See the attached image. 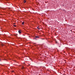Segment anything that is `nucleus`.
<instances>
[{"label":"nucleus","instance_id":"4","mask_svg":"<svg viewBox=\"0 0 75 75\" xmlns=\"http://www.w3.org/2000/svg\"><path fill=\"white\" fill-rule=\"evenodd\" d=\"M38 30H40V28H39V27H38Z\"/></svg>","mask_w":75,"mask_h":75},{"label":"nucleus","instance_id":"3","mask_svg":"<svg viewBox=\"0 0 75 75\" xmlns=\"http://www.w3.org/2000/svg\"><path fill=\"white\" fill-rule=\"evenodd\" d=\"M35 38H39V37L37 36H35Z\"/></svg>","mask_w":75,"mask_h":75},{"label":"nucleus","instance_id":"2","mask_svg":"<svg viewBox=\"0 0 75 75\" xmlns=\"http://www.w3.org/2000/svg\"><path fill=\"white\" fill-rule=\"evenodd\" d=\"M24 3H26V1H25V0H24Z\"/></svg>","mask_w":75,"mask_h":75},{"label":"nucleus","instance_id":"1","mask_svg":"<svg viewBox=\"0 0 75 75\" xmlns=\"http://www.w3.org/2000/svg\"><path fill=\"white\" fill-rule=\"evenodd\" d=\"M18 33L20 34H21V30H19L18 31Z\"/></svg>","mask_w":75,"mask_h":75},{"label":"nucleus","instance_id":"5","mask_svg":"<svg viewBox=\"0 0 75 75\" xmlns=\"http://www.w3.org/2000/svg\"><path fill=\"white\" fill-rule=\"evenodd\" d=\"M22 69H24V67H23L22 68Z\"/></svg>","mask_w":75,"mask_h":75},{"label":"nucleus","instance_id":"8","mask_svg":"<svg viewBox=\"0 0 75 75\" xmlns=\"http://www.w3.org/2000/svg\"><path fill=\"white\" fill-rule=\"evenodd\" d=\"M1 59H0V61H1Z\"/></svg>","mask_w":75,"mask_h":75},{"label":"nucleus","instance_id":"7","mask_svg":"<svg viewBox=\"0 0 75 75\" xmlns=\"http://www.w3.org/2000/svg\"><path fill=\"white\" fill-rule=\"evenodd\" d=\"M13 26H14V27H16V25H13Z\"/></svg>","mask_w":75,"mask_h":75},{"label":"nucleus","instance_id":"6","mask_svg":"<svg viewBox=\"0 0 75 75\" xmlns=\"http://www.w3.org/2000/svg\"><path fill=\"white\" fill-rule=\"evenodd\" d=\"M24 22H23L22 23V24L23 25H24Z\"/></svg>","mask_w":75,"mask_h":75}]
</instances>
